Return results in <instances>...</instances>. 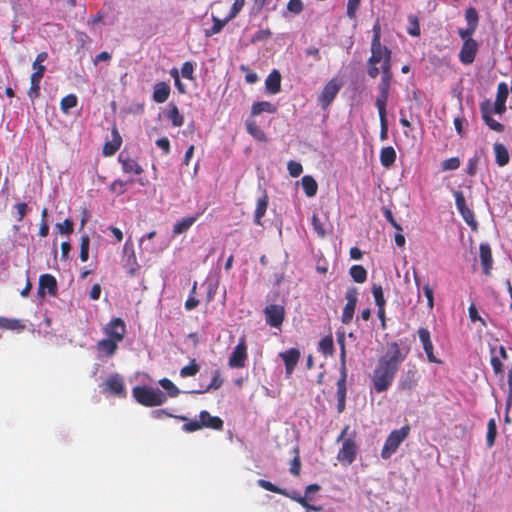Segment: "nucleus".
<instances>
[{
  "label": "nucleus",
  "mask_w": 512,
  "mask_h": 512,
  "mask_svg": "<svg viewBox=\"0 0 512 512\" xmlns=\"http://www.w3.org/2000/svg\"><path fill=\"white\" fill-rule=\"evenodd\" d=\"M348 430L349 426L346 425L337 438V442L342 441V447L337 453V460L344 465L352 464L355 461L358 453V446L355 441V435L353 437L345 438Z\"/></svg>",
  "instance_id": "nucleus-4"
},
{
  "label": "nucleus",
  "mask_w": 512,
  "mask_h": 512,
  "mask_svg": "<svg viewBox=\"0 0 512 512\" xmlns=\"http://www.w3.org/2000/svg\"><path fill=\"white\" fill-rule=\"evenodd\" d=\"M479 258L482 271L485 275L490 276L493 268L492 250L488 243H481L479 246Z\"/></svg>",
  "instance_id": "nucleus-20"
},
{
  "label": "nucleus",
  "mask_w": 512,
  "mask_h": 512,
  "mask_svg": "<svg viewBox=\"0 0 512 512\" xmlns=\"http://www.w3.org/2000/svg\"><path fill=\"white\" fill-rule=\"evenodd\" d=\"M345 298L347 302L342 311L341 321L343 324H349L353 319L358 301V289L356 287L348 288Z\"/></svg>",
  "instance_id": "nucleus-8"
},
{
  "label": "nucleus",
  "mask_w": 512,
  "mask_h": 512,
  "mask_svg": "<svg viewBox=\"0 0 512 512\" xmlns=\"http://www.w3.org/2000/svg\"><path fill=\"white\" fill-rule=\"evenodd\" d=\"M105 389L118 397H125V385L122 377L115 373L110 375L104 382Z\"/></svg>",
  "instance_id": "nucleus-17"
},
{
  "label": "nucleus",
  "mask_w": 512,
  "mask_h": 512,
  "mask_svg": "<svg viewBox=\"0 0 512 512\" xmlns=\"http://www.w3.org/2000/svg\"><path fill=\"white\" fill-rule=\"evenodd\" d=\"M461 161L458 157H451L442 162L443 171L456 170L460 167Z\"/></svg>",
  "instance_id": "nucleus-54"
},
{
  "label": "nucleus",
  "mask_w": 512,
  "mask_h": 512,
  "mask_svg": "<svg viewBox=\"0 0 512 512\" xmlns=\"http://www.w3.org/2000/svg\"><path fill=\"white\" fill-rule=\"evenodd\" d=\"M302 188L307 197H313L316 195L318 190V184L316 180L310 176L305 175L301 179Z\"/></svg>",
  "instance_id": "nucleus-33"
},
{
  "label": "nucleus",
  "mask_w": 512,
  "mask_h": 512,
  "mask_svg": "<svg viewBox=\"0 0 512 512\" xmlns=\"http://www.w3.org/2000/svg\"><path fill=\"white\" fill-rule=\"evenodd\" d=\"M32 68L34 72L32 73L30 78L42 80L46 71V67L43 64L33 62Z\"/></svg>",
  "instance_id": "nucleus-63"
},
{
  "label": "nucleus",
  "mask_w": 512,
  "mask_h": 512,
  "mask_svg": "<svg viewBox=\"0 0 512 512\" xmlns=\"http://www.w3.org/2000/svg\"><path fill=\"white\" fill-rule=\"evenodd\" d=\"M90 238L87 234L81 236L79 258L82 262L89 259Z\"/></svg>",
  "instance_id": "nucleus-42"
},
{
  "label": "nucleus",
  "mask_w": 512,
  "mask_h": 512,
  "mask_svg": "<svg viewBox=\"0 0 512 512\" xmlns=\"http://www.w3.org/2000/svg\"><path fill=\"white\" fill-rule=\"evenodd\" d=\"M247 359V346L245 339L242 338L235 346L228 364L231 368H243Z\"/></svg>",
  "instance_id": "nucleus-13"
},
{
  "label": "nucleus",
  "mask_w": 512,
  "mask_h": 512,
  "mask_svg": "<svg viewBox=\"0 0 512 512\" xmlns=\"http://www.w3.org/2000/svg\"><path fill=\"white\" fill-rule=\"evenodd\" d=\"M239 69L242 71V72H245L246 75H245V81L248 83V84H254L258 81V75L251 71L248 66L246 65H241L239 67Z\"/></svg>",
  "instance_id": "nucleus-62"
},
{
  "label": "nucleus",
  "mask_w": 512,
  "mask_h": 512,
  "mask_svg": "<svg viewBox=\"0 0 512 512\" xmlns=\"http://www.w3.org/2000/svg\"><path fill=\"white\" fill-rule=\"evenodd\" d=\"M417 333L422 347L426 353L427 360L430 363H441V361L434 354V345L431 340L430 331L427 328L420 327Z\"/></svg>",
  "instance_id": "nucleus-12"
},
{
  "label": "nucleus",
  "mask_w": 512,
  "mask_h": 512,
  "mask_svg": "<svg viewBox=\"0 0 512 512\" xmlns=\"http://www.w3.org/2000/svg\"><path fill=\"white\" fill-rule=\"evenodd\" d=\"M287 10L293 14H300L303 10L302 0H289L287 3Z\"/></svg>",
  "instance_id": "nucleus-59"
},
{
  "label": "nucleus",
  "mask_w": 512,
  "mask_h": 512,
  "mask_svg": "<svg viewBox=\"0 0 512 512\" xmlns=\"http://www.w3.org/2000/svg\"><path fill=\"white\" fill-rule=\"evenodd\" d=\"M263 312L267 325L274 328L282 325L285 318V309L282 305L270 304L265 307Z\"/></svg>",
  "instance_id": "nucleus-9"
},
{
  "label": "nucleus",
  "mask_w": 512,
  "mask_h": 512,
  "mask_svg": "<svg viewBox=\"0 0 512 512\" xmlns=\"http://www.w3.org/2000/svg\"><path fill=\"white\" fill-rule=\"evenodd\" d=\"M247 132L258 141H266L264 131L257 125L256 121L248 119L246 121Z\"/></svg>",
  "instance_id": "nucleus-36"
},
{
  "label": "nucleus",
  "mask_w": 512,
  "mask_h": 512,
  "mask_svg": "<svg viewBox=\"0 0 512 512\" xmlns=\"http://www.w3.org/2000/svg\"><path fill=\"white\" fill-rule=\"evenodd\" d=\"M285 365V373L291 376L300 359V351L297 348H290L279 354Z\"/></svg>",
  "instance_id": "nucleus-16"
},
{
  "label": "nucleus",
  "mask_w": 512,
  "mask_h": 512,
  "mask_svg": "<svg viewBox=\"0 0 512 512\" xmlns=\"http://www.w3.org/2000/svg\"><path fill=\"white\" fill-rule=\"evenodd\" d=\"M346 379H347V368H346V351L343 341L341 342L340 352V378L337 381V396H346Z\"/></svg>",
  "instance_id": "nucleus-19"
},
{
  "label": "nucleus",
  "mask_w": 512,
  "mask_h": 512,
  "mask_svg": "<svg viewBox=\"0 0 512 512\" xmlns=\"http://www.w3.org/2000/svg\"><path fill=\"white\" fill-rule=\"evenodd\" d=\"M118 161L121 164L122 170L127 174H135L140 175L143 173L142 166L129 155L124 154L123 152L119 154Z\"/></svg>",
  "instance_id": "nucleus-21"
},
{
  "label": "nucleus",
  "mask_w": 512,
  "mask_h": 512,
  "mask_svg": "<svg viewBox=\"0 0 512 512\" xmlns=\"http://www.w3.org/2000/svg\"><path fill=\"white\" fill-rule=\"evenodd\" d=\"M132 393L136 401L145 407L160 406L167 400L164 392L149 386H136Z\"/></svg>",
  "instance_id": "nucleus-3"
},
{
  "label": "nucleus",
  "mask_w": 512,
  "mask_h": 512,
  "mask_svg": "<svg viewBox=\"0 0 512 512\" xmlns=\"http://www.w3.org/2000/svg\"><path fill=\"white\" fill-rule=\"evenodd\" d=\"M193 73H194L193 63L190 61L184 62L181 67L182 76L188 80H193L194 79Z\"/></svg>",
  "instance_id": "nucleus-57"
},
{
  "label": "nucleus",
  "mask_w": 512,
  "mask_h": 512,
  "mask_svg": "<svg viewBox=\"0 0 512 512\" xmlns=\"http://www.w3.org/2000/svg\"><path fill=\"white\" fill-rule=\"evenodd\" d=\"M478 43L476 40H467L463 42V45L459 52V60L464 65L472 64L475 60Z\"/></svg>",
  "instance_id": "nucleus-15"
},
{
  "label": "nucleus",
  "mask_w": 512,
  "mask_h": 512,
  "mask_svg": "<svg viewBox=\"0 0 512 512\" xmlns=\"http://www.w3.org/2000/svg\"><path fill=\"white\" fill-rule=\"evenodd\" d=\"M311 223L314 231L320 238H324L326 236V229L324 223L320 220L318 215L313 214Z\"/></svg>",
  "instance_id": "nucleus-48"
},
{
  "label": "nucleus",
  "mask_w": 512,
  "mask_h": 512,
  "mask_svg": "<svg viewBox=\"0 0 512 512\" xmlns=\"http://www.w3.org/2000/svg\"><path fill=\"white\" fill-rule=\"evenodd\" d=\"M343 86V81L339 77L331 78L323 87L321 93L318 95V103L323 110L329 108L339 91Z\"/></svg>",
  "instance_id": "nucleus-6"
},
{
  "label": "nucleus",
  "mask_w": 512,
  "mask_h": 512,
  "mask_svg": "<svg viewBox=\"0 0 512 512\" xmlns=\"http://www.w3.org/2000/svg\"><path fill=\"white\" fill-rule=\"evenodd\" d=\"M372 293H373V297L375 299V304L377 305V307L385 308L386 301L384 298L383 289H382L381 285L374 284L372 287Z\"/></svg>",
  "instance_id": "nucleus-46"
},
{
  "label": "nucleus",
  "mask_w": 512,
  "mask_h": 512,
  "mask_svg": "<svg viewBox=\"0 0 512 512\" xmlns=\"http://www.w3.org/2000/svg\"><path fill=\"white\" fill-rule=\"evenodd\" d=\"M78 98L75 94H68L60 101V108L64 114H68L70 109L77 106Z\"/></svg>",
  "instance_id": "nucleus-40"
},
{
  "label": "nucleus",
  "mask_w": 512,
  "mask_h": 512,
  "mask_svg": "<svg viewBox=\"0 0 512 512\" xmlns=\"http://www.w3.org/2000/svg\"><path fill=\"white\" fill-rule=\"evenodd\" d=\"M277 110L276 106L269 101H259L252 105V115H260L263 112L275 113Z\"/></svg>",
  "instance_id": "nucleus-35"
},
{
  "label": "nucleus",
  "mask_w": 512,
  "mask_h": 512,
  "mask_svg": "<svg viewBox=\"0 0 512 512\" xmlns=\"http://www.w3.org/2000/svg\"><path fill=\"white\" fill-rule=\"evenodd\" d=\"M104 333L107 338L114 340L117 343L123 341L126 334V325L121 318H113L104 327Z\"/></svg>",
  "instance_id": "nucleus-10"
},
{
  "label": "nucleus",
  "mask_w": 512,
  "mask_h": 512,
  "mask_svg": "<svg viewBox=\"0 0 512 512\" xmlns=\"http://www.w3.org/2000/svg\"><path fill=\"white\" fill-rule=\"evenodd\" d=\"M455 196V204L456 207L463 217L464 221L469 225L472 229L477 228V221L475 219V215L473 211L466 205V200L461 191H456L454 193Z\"/></svg>",
  "instance_id": "nucleus-11"
},
{
  "label": "nucleus",
  "mask_w": 512,
  "mask_h": 512,
  "mask_svg": "<svg viewBox=\"0 0 512 512\" xmlns=\"http://www.w3.org/2000/svg\"><path fill=\"white\" fill-rule=\"evenodd\" d=\"M508 87L502 82L498 85L496 100L493 107V112L496 114H503L506 110V100L508 97Z\"/></svg>",
  "instance_id": "nucleus-25"
},
{
  "label": "nucleus",
  "mask_w": 512,
  "mask_h": 512,
  "mask_svg": "<svg viewBox=\"0 0 512 512\" xmlns=\"http://www.w3.org/2000/svg\"><path fill=\"white\" fill-rule=\"evenodd\" d=\"M265 89L269 94H277L281 91V74L277 69H273L265 80Z\"/></svg>",
  "instance_id": "nucleus-26"
},
{
  "label": "nucleus",
  "mask_w": 512,
  "mask_h": 512,
  "mask_svg": "<svg viewBox=\"0 0 512 512\" xmlns=\"http://www.w3.org/2000/svg\"><path fill=\"white\" fill-rule=\"evenodd\" d=\"M396 161V151L392 146L383 147L380 151V162L385 168L391 167Z\"/></svg>",
  "instance_id": "nucleus-30"
},
{
  "label": "nucleus",
  "mask_w": 512,
  "mask_h": 512,
  "mask_svg": "<svg viewBox=\"0 0 512 512\" xmlns=\"http://www.w3.org/2000/svg\"><path fill=\"white\" fill-rule=\"evenodd\" d=\"M175 419L185 422L182 425V430L184 432L191 433L203 429L200 419L190 420L188 417L183 415H176Z\"/></svg>",
  "instance_id": "nucleus-34"
},
{
  "label": "nucleus",
  "mask_w": 512,
  "mask_h": 512,
  "mask_svg": "<svg viewBox=\"0 0 512 512\" xmlns=\"http://www.w3.org/2000/svg\"><path fill=\"white\" fill-rule=\"evenodd\" d=\"M393 80V73L381 74V79L378 85L379 94L376 97L375 106L378 111H387V102L389 99L391 82Z\"/></svg>",
  "instance_id": "nucleus-7"
},
{
  "label": "nucleus",
  "mask_w": 512,
  "mask_h": 512,
  "mask_svg": "<svg viewBox=\"0 0 512 512\" xmlns=\"http://www.w3.org/2000/svg\"><path fill=\"white\" fill-rule=\"evenodd\" d=\"M493 151L495 154V162L498 166L504 167L509 163L510 155L504 144L498 142L494 143Z\"/></svg>",
  "instance_id": "nucleus-28"
},
{
  "label": "nucleus",
  "mask_w": 512,
  "mask_h": 512,
  "mask_svg": "<svg viewBox=\"0 0 512 512\" xmlns=\"http://www.w3.org/2000/svg\"><path fill=\"white\" fill-rule=\"evenodd\" d=\"M0 326L2 328L10 329V330H16L19 328H23V325L21 322L17 319H7V318H1L0 319Z\"/></svg>",
  "instance_id": "nucleus-55"
},
{
  "label": "nucleus",
  "mask_w": 512,
  "mask_h": 512,
  "mask_svg": "<svg viewBox=\"0 0 512 512\" xmlns=\"http://www.w3.org/2000/svg\"><path fill=\"white\" fill-rule=\"evenodd\" d=\"M319 350L325 355H332L334 352V343L331 336L322 338L319 342Z\"/></svg>",
  "instance_id": "nucleus-44"
},
{
  "label": "nucleus",
  "mask_w": 512,
  "mask_h": 512,
  "mask_svg": "<svg viewBox=\"0 0 512 512\" xmlns=\"http://www.w3.org/2000/svg\"><path fill=\"white\" fill-rule=\"evenodd\" d=\"M171 88L166 82H158L154 85L153 100L156 103H164L170 96Z\"/></svg>",
  "instance_id": "nucleus-27"
},
{
  "label": "nucleus",
  "mask_w": 512,
  "mask_h": 512,
  "mask_svg": "<svg viewBox=\"0 0 512 512\" xmlns=\"http://www.w3.org/2000/svg\"><path fill=\"white\" fill-rule=\"evenodd\" d=\"M222 384L223 379L221 378V373L219 370H215L210 384L206 386L204 389L192 391V393H206L210 390H217L222 386Z\"/></svg>",
  "instance_id": "nucleus-37"
},
{
  "label": "nucleus",
  "mask_w": 512,
  "mask_h": 512,
  "mask_svg": "<svg viewBox=\"0 0 512 512\" xmlns=\"http://www.w3.org/2000/svg\"><path fill=\"white\" fill-rule=\"evenodd\" d=\"M233 1L234 2L232 4L231 10L228 14V19L235 18L240 13V11L243 9V7L245 5V0H233Z\"/></svg>",
  "instance_id": "nucleus-58"
},
{
  "label": "nucleus",
  "mask_w": 512,
  "mask_h": 512,
  "mask_svg": "<svg viewBox=\"0 0 512 512\" xmlns=\"http://www.w3.org/2000/svg\"><path fill=\"white\" fill-rule=\"evenodd\" d=\"M388 348V352L379 358L372 374L373 389L377 393H382L389 389L401 363L409 354V348H400L397 342L389 343Z\"/></svg>",
  "instance_id": "nucleus-1"
},
{
  "label": "nucleus",
  "mask_w": 512,
  "mask_h": 512,
  "mask_svg": "<svg viewBox=\"0 0 512 512\" xmlns=\"http://www.w3.org/2000/svg\"><path fill=\"white\" fill-rule=\"evenodd\" d=\"M410 430L409 425H404L400 429L393 430L386 438L381 450V458L384 460L389 459L397 451L401 443L408 437Z\"/></svg>",
  "instance_id": "nucleus-5"
},
{
  "label": "nucleus",
  "mask_w": 512,
  "mask_h": 512,
  "mask_svg": "<svg viewBox=\"0 0 512 512\" xmlns=\"http://www.w3.org/2000/svg\"><path fill=\"white\" fill-rule=\"evenodd\" d=\"M268 207V196L266 193H264L260 198L257 200L256 209L254 212V223L256 225H261L262 218L264 217Z\"/></svg>",
  "instance_id": "nucleus-29"
},
{
  "label": "nucleus",
  "mask_w": 512,
  "mask_h": 512,
  "mask_svg": "<svg viewBox=\"0 0 512 512\" xmlns=\"http://www.w3.org/2000/svg\"><path fill=\"white\" fill-rule=\"evenodd\" d=\"M229 20L230 19H228V17L224 20H221L217 17H213V25L209 30L206 31V35L211 36L219 33Z\"/></svg>",
  "instance_id": "nucleus-51"
},
{
  "label": "nucleus",
  "mask_w": 512,
  "mask_h": 512,
  "mask_svg": "<svg viewBox=\"0 0 512 512\" xmlns=\"http://www.w3.org/2000/svg\"><path fill=\"white\" fill-rule=\"evenodd\" d=\"M294 451H295V456L291 461L290 472L294 476H299L300 470H301V459L299 456L298 448H295Z\"/></svg>",
  "instance_id": "nucleus-56"
},
{
  "label": "nucleus",
  "mask_w": 512,
  "mask_h": 512,
  "mask_svg": "<svg viewBox=\"0 0 512 512\" xmlns=\"http://www.w3.org/2000/svg\"><path fill=\"white\" fill-rule=\"evenodd\" d=\"M14 208L16 210V215H17L16 220L18 222H21L28 212V205L25 202H20V203L15 204Z\"/></svg>",
  "instance_id": "nucleus-60"
},
{
  "label": "nucleus",
  "mask_w": 512,
  "mask_h": 512,
  "mask_svg": "<svg viewBox=\"0 0 512 512\" xmlns=\"http://www.w3.org/2000/svg\"><path fill=\"white\" fill-rule=\"evenodd\" d=\"M419 374L415 366L409 368L401 377L398 388L402 391L412 392L418 385Z\"/></svg>",
  "instance_id": "nucleus-14"
},
{
  "label": "nucleus",
  "mask_w": 512,
  "mask_h": 512,
  "mask_svg": "<svg viewBox=\"0 0 512 512\" xmlns=\"http://www.w3.org/2000/svg\"><path fill=\"white\" fill-rule=\"evenodd\" d=\"M159 384L162 388H164L167 391V394L175 398L180 394V390L177 388V386L168 378H162L159 380Z\"/></svg>",
  "instance_id": "nucleus-43"
},
{
  "label": "nucleus",
  "mask_w": 512,
  "mask_h": 512,
  "mask_svg": "<svg viewBox=\"0 0 512 512\" xmlns=\"http://www.w3.org/2000/svg\"><path fill=\"white\" fill-rule=\"evenodd\" d=\"M118 345L119 343L115 342L114 340L105 338L97 342L96 348L98 351L104 352L106 356L111 357L116 353Z\"/></svg>",
  "instance_id": "nucleus-31"
},
{
  "label": "nucleus",
  "mask_w": 512,
  "mask_h": 512,
  "mask_svg": "<svg viewBox=\"0 0 512 512\" xmlns=\"http://www.w3.org/2000/svg\"><path fill=\"white\" fill-rule=\"evenodd\" d=\"M465 19L467 21L468 26L477 29L479 16L475 8L470 7L465 11Z\"/></svg>",
  "instance_id": "nucleus-49"
},
{
  "label": "nucleus",
  "mask_w": 512,
  "mask_h": 512,
  "mask_svg": "<svg viewBox=\"0 0 512 512\" xmlns=\"http://www.w3.org/2000/svg\"><path fill=\"white\" fill-rule=\"evenodd\" d=\"M258 485L267 490V491H270V492H273V493H277V494H285L284 492V489L283 488H280L276 485H274L273 483H271L270 481H267V480H264V479H259L257 481Z\"/></svg>",
  "instance_id": "nucleus-53"
},
{
  "label": "nucleus",
  "mask_w": 512,
  "mask_h": 512,
  "mask_svg": "<svg viewBox=\"0 0 512 512\" xmlns=\"http://www.w3.org/2000/svg\"><path fill=\"white\" fill-rule=\"evenodd\" d=\"M200 370V366L196 363L195 359H192L190 363L180 370L181 377H190L196 375Z\"/></svg>",
  "instance_id": "nucleus-45"
},
{
  "label": "nucleus",
  "mask_w": 512,
  "mask_h": 512,
  "mask_svg": "<svg viewBox=\"0 0 512 512\" xmlns=\"http://www.w3.org/2000/svg\"><path fill=\"white\" fill-rule=\"evenodd\" d=\"M360 3L361 0H348L346 13L350 19H354L356 17V12Z\"/></svg>",
  "instance_id": "nucleus-64"
},
{
  "label": "nucleus",
  "mask_w": 512,
  "mask_h": 512,
  "mask_svg": "<svg viewBox=\"0 0 512 512\" xmlns=\"http://www.w3.org/2000/svg\"><path fill=\"white\" fill-rule=\"evenodd\" d=\"M56 228L60 234L70 235L74 231V222L67 218L62 223H57Z\"/></svg>",
  "instance_id": "nucleus-50"
},
{
  "label": "nucleus",
  "mask_w": 512,
  "mask_h": 512,
  "mask_svg": "<svg viewBox=\"0 0 512 512\" xmlns=\"http://www.w3.org/2000/svg\"><path fill=\"white\" fill-rule=\"evenodd\" d=\"M349 273L356 283H364L367 279V271L362 265H353Z\"/></svg>",
  "instance_id": "nucleus-39"
},
{
  "label": "nucleus",
  "mask_w": 512,
  "mask_h": 512,
  "mask_svg": "<svg viewBox=\"0 0 512 512\" xmlns=\"http://www.w3.org/2000/svg\"><path fill=\"white\" fill-rule=\"evenodd\" d=\"M198 216H199L198 214L195 215V216H188V217H185V218L181 219L180 221H178L173 226V234L174 235H179V234H182V233L186 232L187 230H189L190 227L198 219Z\"/></svg>",
  "instance_id": "nucleus-32"
},
{
  "label": "nucleus",
  "mask_w": 512,
  "mask_h": 512,
  "mask_svg": "<svg viewBox=\"0 0 512 512\" xmlns=\"http://www.w3.org/2000/svg\"><path fill=\"white\" fill-rule=\"evenodd\" d=\"M379 119H380V139L382 141L386 140L388 137V121H387V111H378Z\"/></svg>",
  "instance_id": "nucleus-47"
},
{
  "label": "nucleus",
  "mask_w": 512,
  "mask_h": 512,
  "mask_svg": "<svg viewBox=\"0 0 512 512\" xmlns=\"http://www.w3.org/2000/svg\"><path fill=\"white\" fill-rule=\"evenodd\" d=\"M497 436V425L494 419H490L487 423V435H486V444L489 448H491Z\"/></svg>",
  "instance_id": "nucleus-41"
},
{
  "label": "nucleus",
  "mask_w": 512,
  "mask_h": 512,
  "mask_svg": "<svg viewBox=\"0 0 512 512\" xmlns=\"http://www.w3.org/2000/svg\"><path fill=\"white\" fill-rule=\"evenodd\" d=\"M287 168L292 177H298L303 171L302 165L293 160L288 162Z\"/></svg>",
  "instance_id": "nucleus-61"
},
{
  "label": "nucleus",
  "mask_w": 512,
  "mask_h": 512,
  "mask_svg": "<svg viewBox=\"0 0 512 512\" xmlns=\"http://www.w3.org/2000/svg\"><path fill=\"white\" fill-rule=\"evenodd\" d=\"M167 118L172 122L174 127H180L184 124V117L180 114L179 109L175 104H170Z\"/></svg>",
  "instance_id": "nucleus-38"
},
{
  "label": "nucleus",
  "mask_w": 512,
  "mask_h": 512,
  "mask_svg": "<svg viewBox=\"0 0 512 512\" xmlns=\"http://www.w3.org/2000/svg\"><path fill=\"white\" fill-rule=\"evenodd\" d=\"M366 62L367 75L375 79L379 74L392 73V52L385 45H371Z\"/></svg>",
  "instance_id": "nucleus-2"
},
{
  "label": "nucleus",
  "mask_w": 512,
  "mask_h": 512,
  "mask_svg": "<svg viewBox=\"0 0 512 512\" xmlns=\"http://www.w3.org/2000/svg\"><path fill=\"white\" fill-rule=\"evenodd\" d=\"M492 112H493V110L490 107V103L487 102V103H483L481 105L482 118H483L485 124L491 130L501 133L504 131V125L501 124L500 122H498L497 120H495L491 116Z\"/></svg>",
  "instance_id": "nucleus-24"
},
{
  "label": "nucleus",
  "mask_w": 512,
  "mask_h": 512,
  "mask_svg": "<svg viewBox=\"0 0 512 512\" xmlns=\"http://www.w3.org/2000/svg\"><path fill=\"white\" fill-rule=\"evenodd\" d=\"M122 145V137L116 127L112 128V140L107 141L102 149V154L105 157L113 156Z\"/></svg>",
  "instance_id": "nucleus-22"
},
{
  "label": "nucleus",
  "mask_w": 512,
  "mask_h": 512,
  "mask_svg": "<svg viewBox=\"0 0 512 512\" xmlns=\"http://www.w3.org/2000/svg\"><path fill=\"white\" fill-rule=\"evenodd\" d=\"M199 419L203 428H210L218 431L223 429V420L218 416H212L207 410H202L199 413Z\"/></svg>",
  "instance_id": "nucleus-23"
},
{
  "label": "nucleus",
  "mask_w": 512,
  "mask_h": 512,
  "mask_svg": "<svg viewBox=\"0 0 512 512\" xmlns=\"http://www.w3.org/2000/svg\"><path fill=\"white\" fill-rule=\"evenodd\" d=\"M58 291L56 278L51 274H43L39 278L38 294L44 296L47 292L50 296H56Z\"/></svg>",
  "instance_id": "nucleus-18"
},
{
  "label": "nucleus",
  "mask_w": 512,
  "mask_h": 512,
  "mask_svg": "<svg viewBox=\"0 0 512 512\" xmlns=\"http://www.w3.org/2000/svg\"><path fill=\"white\" fill-rule=\"evenodd\" d=\"M40 83L41 80L30 78V88L28 90V96L31 100H34L40 96Z\"/></svg>",
  "instance_id": "nucleus-52"
}]
</instances>
